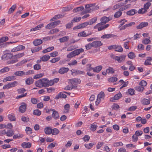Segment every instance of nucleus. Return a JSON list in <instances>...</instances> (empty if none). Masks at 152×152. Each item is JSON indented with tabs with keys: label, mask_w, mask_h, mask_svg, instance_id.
I'll list each match as a JSON object with an SVG mask.
<instances>
[{
	"label": "nucleus",
	"mask_w": 152,
	"mask_h": 152,
	"mask_svg": "<svg viewBox=\"0 0 152 152\" xmlns=\"http://www.w3.org/2000/svg\"><path fill=\"white\" fill-rule=\"evenodd\" d=\"M48 79L47 78H42L36 81L35 84L37 87L41 88L43 87H48Z\"/></svg>",
	"instance_id": "f257e3e1"
},
{
	"label": "nucleus",
	"mask_w": 152,
	"mask_h": 152,
	"mask_svg": "<svg viewBox=\"0 0 152 152\" xmlns=\"http://www.w3.org/2000/svg\"><path fill=\"white\" fill-rule=\"evenodd\" d=\"M96 5L95 3L91 4H87L85 5V10H84L82 12V14L83 15L86 13H89L91 12V11H92L93 10L95 9V8L93 7H94Z\"/></svg>",
	"instance_id": "f03ea898"
},
{
	"label": "nucleus",
	"mask_w": 152,
	"mask_h": 152,
	"mask_svg": "<svg viewBox=\"0 0 152 152\" xmlns=\"http://www.w3.org/2000/svg\"><path fill=\"white\" fill-rule=\"evenodd\" d=\"M83 51L84 50L82 48L77 49L68 54L67 56V57L68 58H71L76 55H78Z\"/></svg>",
	"instance_id": "7ed1b4c3"
},
{
	"label": "nucleus",
	"mask_w": 152,
	"mask_h": 152,
	"mask_svg": "<svg viewBox=\"0 0 152 152\" xmlns=\"http://www.w3.org/2000/svg\"><path fill=\"white\" fill-rule=\"evenodd\" d=\"M110 20L109 18L106 16H104L102 18L100 19L101 22L98 23L96 25L94 26V28L96 29L97 26H99L103 25L106 23Z\"/></svg>",
	"instance_id": "20e7f679"
},
{
	"label": "nucleus",
	"mask_w": 152,
	"mask_h": 152,
	"mask_svg": "<svg viewBox=\"0 0 152 152\" xmlns=\"http://www.w3.org/2000/svg\"><path fill=\"white\" fill-rule=\"evenodd\" d=\"M61 22L60 20L56 21L53 22L47 25L45 28L47 29H50L56 26L59 24Z\"/></svg>",
	"instance_id": "39448f33"
},
{
	"label": "nucleus",
	"mask_w": 152,
	"mask_h": 152,
	"mask_svg": "<svg viewBox=\"0 0 152 152\" xmlns=\"http://www.w3.org/2000/svg\"><path fill=\"white\" fill-rule=\"evenodd\" d=\"M18 84V82L17 81H14L13 82L10 83L7 85H4L3 88L5 89L6 88L9 89L13 87L16 86Z\"/></svg>",
	"instance_id": "423d86ee"
},
{
	"label": "nucleus",
	"mask_w": 152,
	"mask_h": 152,
	"mask_svg": "<svg viewBox=\"0 0 152 152\" xmlns=\"http://www.w3.org/2000/svg\"><path fill=\"white\" fill-rule=\"evenodd\" d=\"M119 48V49L118 50V51L119 52H122L123 51V49L122 47H121V45H111L110 46H109L108 47V49L109 50H112V49H117V48Z\"/></svg>",
	"instance_id": "0eeeda50"
},
{
	"label": "nucleus",
	"mask_w": 152,
	"mask_h": 152,
	"mask_svg": "<svg viewBox=\"0 0 152 152\" xmlns=\"http://www.w3.org/2000/svg\"><path fill=\"white\" fill-rule=\"evenodd\" d=\"M21 105L20 106L19 111L21 113H24L26 110L27 104L26 103L22 102L21 103Z\"/></svg>",
	"instance_id": "6e6552de"
},
{
	"label": "nucleus",
	"mask_w": 152,
	"mask_h": 152,
	"mask_svg": "<svg viewBox=\"0 0 152 152\" xmlns=\"http://www.w3.org/2000/svg\"><path fill=\"white\" fill-rule=\"evenodd\" d=\"M13 56L11 53H5L1 57V59L4 61H5L11 59Z\"/></svg>",
	"instance_id": "1a4fd4ad"
},
{
	"label": "nucleus",
	"mask_w": 152,
	"mask_h": 152,
	"mask_svg": "<svg viewBox=\"0 0 152 152\" xmlns=\"http://www.w3.org/2000/svg\"><path fill=\"white\" fill-rule=\"evenodd\" d=\"M126 56L124 55H121L120 56H115L113 59L115 61H117L119 63H121L123 60H124L126 57Z\"/></svg>",
	"instance_id": "9d476101"
},
{
	"label": "nucleus",
	"mask_w": 152,
	"mask_h": 152,
	"mask_svg": "<svg viewBox=\"0 0 152 152\" xmlns=\"http://www.w3.org/2000/svg\"><path fill=\"white\" fill-rule=\"evenodd\" d=\"M93 47L97 48L102 46L103 44L100 41H95L92 42Z\"/></svg>",
	"instance_id": "9b49d317"
},
{
	"label": "nucleus",
	"mask_w": 152,
	"mask_h": 152,
	"mask_svg": "<svg viewBox=\"0 0 152 152\" xmlns=\"http://www.w3.org/2000/svg\"><path fill=\"white\" fill-rule=\"evenodd\" d=\"M50 111H53V113L52 115V117L55 119H56L59 118V116L58 112L54 109H50Z\"/></svg>",
	"instance_id": "f8f14e48"
},
{
	"label": "nucleus",
	"mask_w": 152,
	"mask_h": 152,
	"mask_svg": "<svg viewBox=\"0 0 152 152\" xmlns=\"http://www.w3.org/2000/svg\"><path fill=\"white\" fill-rule=\"evenodd\" d=\"M70 82L72 85H77L80 84L81 81L79 79L73 78L70 80Z\"/></svg>",
	"instance_id": "ddd939ff"
},
{
	"label": "nucleus",
	"mask_w": 152,
	"mask_h": 152,
	"mask_svg": "<svg viewBox=\"0 0 152 152\" xmlns=\"http://www.w3.org/2000/svg\"><path fill=\"white\" fill-rule=\"evenodd\" d=\"M25 48V47L23 45H19L14 48L11 50V52H14L23 50Z\"/></svg>",
	"instance_id": "4468645a"
},
{
	"label": "nucleus",
	"mask_w": 152,
	"mask_h": 152,
	"mask_svg": "<svg viewBox=\"0 0 152 152\" xmlns=\"http://www.w3.org/2000/svg\"><path fill=\"white\" fill-rule=\"evenodd\" d=\"M148 24V23L147 22H142L137 26L136 28L138 29H141L144 27L147 26Z\"/></svg>",
	"instance_id": "2eb2a0df"
},
{
	"label": "nucleus",
	"mask_w": 152,
	"mask_h": 152,
	"mask_svg": "<svg viewBox=\"0 0 152 152\" xmlns=\"http://www.w3.org/2000/svg\"><path fill=\"white\" fill-rule=\"evenodd\" d=\"M102 66L101 65L96 66L95 68L90 67L89 71L93 70V71L95 72H99L102 69Z\"/></svg>",
	"instance_id": "dca6fc26"
},
{
	"label": "nucleus",
	"mask_w": 152,
	"mask_h": 152,
	"mask_svg": "<svg viewBox=\"0 0 152 152\" xmlns=\"http://www.w3.org/2000/svg\"><path fill=\"white\" fill-rule=\"evenodd\" d=\"M69 70V69L68 68L62 67L59 69L58 72L60 74H63L67 73Z\"/></svg>",
	"instance_id": "f3484780"
},
{
	"label": "nucleus",
	"mask_w": 152,
	"mask_h": 152,
	"mask_svg": "<svg viewBox=\"0 0 152 152\" xmlns=\"http://www.w3.org/2000/svg\"><path fill=\"white\" fill-rule=\"evenodd\" d=\"M116 37V36L113 34H105L103 35L101 37V38L103 39H108L111 38H114Z\"/></svg>",
	"instance_id": "a211bd4d"
},
{
	"label": "nucleus",
	"mask_w": 152,
	"mask_h": 152,
	"mask_svg": "<svg viewBox=\"0 0 152 152\" xmlns=\"http://www.w3.org/2000/svg\"><path fill=\"white\" fill-rule=\"evenodd\" d=\"M66 97V95L64 93V92H60L55 97V99H58L60 98H63L64 99Z\"/></svg>",
	"instance_id": "6ab92c4d"
},
{
	"label": "nucleus",
	"mask_w": 152,
	"mask_h": 152,
	"mask_svg": "<svg viewBox=\"0 0 152 152\" xmlns=\"http://www.w3.org/2000/svg\"><path fill=\"white\" fill-rule=\"evenodd\" d=\"M123 10V8H121L119 9V11L115 12L114 15V17L115 18H118L121 16L122 12L121 11Z\"/></svg>",
	"instance_id": "aec40b11"
},
{
	"label": "nucleus",
	"mask_w": 152,
	"mask_h": 152,
	"mask_svg": "<svg viewBox=\"0 0 152 152\" xmlns=\"http://www.w3.org/2000/svg\"><path fill=\"white\" fill-rule=\"evenodd\" d=\"M44 131L46 134L49 135L52 133V129L50 127H45L44 129Z\"/></svg>",
	"instance_id": "412c9836"
},
{
	"label": "nucleus",
	"mask_w": 152,
	"mask_h": 152,
	"mask_svg": "<svg viewBox=\"0 0 152 152\" xmlns=\"http://www.w3.org/2000/svg\"><path fill=\"white\" fill-rule=\"evenodd\" d=\"M21 145L24 148H29L31 146V144L29 142H23Z\"/></svg>",
	"instance_id": "4be33fe9"
},
{
	"label": "nucleus",
	"mask_w": 152,
	"mask_h": 152,
	"mask_svg": "<svg viewBox=\"0 0 152 152\" xmlns=\"http://www.w3.org/2000/svg\"><path fill=\"white\" fill-rule=\"evenodd\" d=\"M14 75L17 76L22 77L25 75V72L22 71H17L15 72Z\"/></svg>",
	"instance_id": "5701e85b"
},
{
	"label": "nucleus",
	"mask_w": 152,
	"mask_h": 152,
	"mask_svg": "<svg viewBox=\"0 0 152 152\" xmlns=\"http://www.w3.org/2000/svg\"><path fill=\"white\" fill-rule=\"evenodd\" d=\"M141 103L144 105H147L150 104V100L145 98L142 99L141 101Z\"/></svg>",
	"instance_id": "b1692460"
},
{
	"label": "nucleus",
	"mask_w": 152,
	"mask_h": 152,
	"mask_svg": "<svg viewBox=\"0 0 152 152\" xmlns=\"http://www.w3.org/2000/svg\"><path fill=\"white\" fill-rule=\"evenodd\" d=\"M44 26L43 24L42 23L38 25H37V26H36L35 28H32L30 29V31H36L40 29V28H41L43 27Z\"/></svg>",
	"instance_id": "393cba45"
},
{
	"label": "nucleus",
	"mask_w": 152,
	"mask_h": 152,
	"mask_svg": "<svg viewBox=\"0 0 152 152\" xmlns=\"http://www.w3.org/2000/svg\"><path fill=\"white\" fill-rule=\"evenodd\" d=\"M34 81L33 79L31 77H30L27 78L26 80V83L27 85H30L33 83Z\"/></svg>",
	"instance_id": "a878e982"
},
{
	"label": "nucleus",
	"mask_w": 152,
	"mask_h": 152,
	"mask_svg": "<svg viewBox=\"0 0 152 152\" xmlns=\"http://www.w3.org/2000/svg\"><path fill=\"white\" fill-rule=\"evenodd\" d=\"M137 12V11L135 9H133L128 11L126 12V14L128 15L131 16L134 15Z\"/></svg>",
	"instance_id": "bb28decb"
},
{
	"label": "nucleus",
	"mask_w": 152,
	"mask_h": 152,
	"mask_svg": "<svg viewBox=\"0 0 152 152\" xmlns=\"http://www.w3.org/2000/svg\"><path fill=\"white\" fill-rule=\"evenodd\" d=\"M84 9L83 6H80L77 7L75 8L73 10V11L74 12H77L80 11H82Z\"/></svg>",
	"instance_id": "cd10ccee"
},
{
	"label": "nucleus",
	"mask_w": 152,
	"mask_h": 152,
	"mask_svg": "<svg viewBox=\"0 0 152 152\" xmlns=\"http://www.w3.org/2000/svg\"><path fill=\"white\" fill-rule=\"evenodd\" d=\"M50 58V56L48 55H44L40 58V59L43 61H47Z\"/></svg>",
	"instance_id": "c85d7f7f"
},
{
	"label": "nucleus",
	"mask_w": 152,
	"mask_h": 152,
	"mask_svg": "<svg viewBox=\"0 0 152 152\" xmlns=\"http://www.w3.org/2000/svg\"><path fill=\"white\" fill-rule=\"evenodd\" d=\"M16 7V5L15 4L13 5L10 8L8 12V13L9 14H10L13 12L15 10Z\"/></svg>",
	"instance_id": "c756f323"
},
{
	"label": "nucleus",
	"mask_w": 152,
	"mask_h": 152,
	"mask_svg": "<svg viewBox=\"0 0 152 152\" xmlns=\"http://www.w3.org/2000/svg\"><path fill=\"white\" fill-rule=\"evenodd\" d=\"M8 117L11 121H15L16 118L14 114H11L8 115Z\"/></svg>",
	"instance_id": "7c9ffc66"
},
{
	"label": "nucleus",
	"mask_w": 152,
	"mask_h": 152,
	"mask_svg": "<svg viewBox=\"0 0 152 152\" xmlns=\"http://www.w3.org/2000/svg\"><path fill=\"white\" fill-rule=\"evenodd\" d=\"M42 41L41 39H37L34 41L33 43L35 46H37L42 43Z\"/></svg>",
	"instance_id": "2f4dec72"
},
{
	"label": "nucleus",
	"mask_w": 152,
	"mask_h": 152,
	"mask_svg": "<svg viewBox=\"0 0 152 152\" xmlns=\"http://www.w3.org/2000/svg\"><path fill=\"white\" fill-rule=\"evenodd\" d=\"M24 55V53H18L16 55H15L13 56L14 59H17V58H19L21 57H23Z\"/></svg>",
	"instance_id": "473e14b6"
},
{
	"label": "nucleus",
	"mask_w": 152,
	"mask_h": 152,
	"mask_svg": "<svg viewBox=\"0 0 152 152\" xmlns=\"http://www.w3.org/2000/svg\"><path fill=\"white\" fill-rule=\"evenodd\" d=\"M109 26V24H107L103 26H101L100 27H99V26H97V28H97L98 31H99L106 29Z\"/></svg>",
	"instance_id": "72a5a7b5"
},
{
	"label": "nucleus",
	"mask_w": 152,
	"mask_h": 152,
	"mask_svg": "<svg viewBox=\"0 0 152 152\" xmlns=\"http://www.w3.org/2000/svg\"><path fill=\"white\" fill-rule=\"evenodd\" d=\"M147 58L144 63V65H151V61L152 59L151 57H148Z\"/></svg>",
	"instance_id": "f704fd0d"
},
{
	"label": "nucleus",
	"mask_w": 152,
	"mask_h": 152,
	"mask_svg": "<svg viewBox=\"0 0 152 152\" xmlns=\"http://www.w3.org/2000/svg\"><path fill=\"white\" fill-rule=\"evenodd\" d=\"M54 49V48L53 46L47 48V49H45L42 51V52L43 53H45L48 52H49Z\"/></svg>",
	"instance_id": "c9c22d12"
},
{
	"label": "nucleus",
	"mask_w": 152,
	"mask_h": 152,
	"mask_svg": "<svg viewBox=\"0 0 152 152\" xmlns=\"http://www.w3.org/2000/svg\"><path fill=\"white\" fill-rule=\"evenodd\" d=\"M106 71L108 74H113L115 72L114 69L110 66L108 67V68L106 69Z\"/></svg>",
	"instance_id": "e433bc0d"
},
{
	"label": "nucleus",
	"mask_w": 152,
	"mask_h": 152,
	"mask_svg": "<svg viewBox=\"0 0 152 152\" xmlns=\"http://www.w3.org/2000/svg\"><path fill=\"white\" fill-rule=\"evenodd\" d=\"M16 78L15 76H8L7 77L4 79V80L6 81H10L11 80H14Z\"/></svg>",
	"instance_id": "4c0bfd02"
},
{
	"label": "nucleus",
	"mask_w": 152,
	"mask_h": 152,
	"mask_svg": "<svg viewBox=\"0 0 152 152\" xmlns=\"http://www.w3.org/2000/svg\"><path fill=\"white\" fill-rule=\"evenodd\" d=\"M128 56L129 58L133 59L135 58L136 55L134 52H131L128 54Z\"/></svg>",
	"instance_id": "58836bf2"
},
{
	"label": "nucleus",
	"mask_w": 152,
	"mask_h": 152,
	"mask_svg": "<svg viewBox=\"0 0 152 152\" xmlns=\"http://www.w3.org/2000/svg\"><path fill=\"white\" fill-rule=\"evenodd\" d=\"M69 39L68 36H65L59 39V41L61 42H64L68 41Z\"/></svg>",
	"instance_id": "ea45409f"
},
{
	"label": "nucleus",
	"mask_w": 152,
	"mask_h": 152,
	"mask_svg": "<svg viewBox=\"0 0 152 152\" xmlns=\"http://www.w3.org/2000/svg\"><path fill=\"white\" fill-rule=\"evenodd\" d=\"M135 89L138 91H142L144 90V88L141 86H138L135 87Z\"/></svg>",
	"instance_id": "a19ab883"
},
{
	"label": "nucleus",
	"mask_w": 152,
	"mask_h": 152,
	"mask_svg": "<svg viewBox=\"0 0 152 152\" xmlns=\"http://www.w3.org/2000/svg\"><path fill=\"white\" fill-rule=\"evenodd\" d=\"M122 97V95L120 92L115 94L114 97V100H117Z\"/></svg>",
	"instance_id": "79ce46f5"
},
{
	"label": "nucleus",
	"mask_w": 152,
	"mask_h": 152,
	"mask_svg": "<svg viewBox=\"0 0 152 152\" xmlns=\"http://www.w3.org/2000/svg\"><path fill=\"white\" fill-rule=\"evenodd\" d=\"M42 48L41 46L39 47H35L34 48H31V50L32 53H34L35 52H38L40 50H41Z\"/></svg>",
	"instance_id": "37998d69"
},
{
	"label": "nucleus",
	"mask_w": 152,
	"mask_h": 152,
	"mask_svg": "<svg viewBox=\"0 0 152 152\" xmlns=\"http://www.w3.org/2000/svg\"><path fill=\"white\" fill-rule=\"evenodd\" d=\"M14 134V132L12 130H8L6 132L7 136L8 137H11Z\"/></svg>",
	"instance_id": "c03bdc74"
},
{
	"label": "nucleus",
	"mask_w": 152,
	"mask_h": 152,
	"mask_svg": "<svg viewBox=\"0 0 152 152\" xmlns=\"http://www.w3.org/2000/svg\"><path fill=\"white\" fill-rule=\"evenodd\" d=\"M97 18L96 17H94L91 19L88 22L89 23V25H91L95 23L97 20Z\"/></svg>",
	"instance_id": "a18cd8bd"
},
{
	"label": "nucleus",
	"mask_w": 152,
	"mask_h": 152,
	"mask_svg": "<svg viewBox=\"0 0 152 152\" xmlns=\"http://www.w3.org/2000/svg\"><path fill=\"white\" fill-rule=\"evenodd\" d=\"M60 58H61L60 57H57L53 58L51 60H50V61L52 63H54L58 61L60 59Z\"/></svg>",
	"instance_id": "49530a36"
},
{
	"label": "nucleus",
	"mask_w": 152,
	"mask_h": 152,
	"mask_svg": "<svg viewBox=\"0 0 152 152\" xmlns=\"http://www.w3.org/2000/svg\"><path fill=\"white\" fill-rule=\"evenodd\" d=\"M33 114L34 115L39 116L41 115V112L39 109H37L35 110L34 111Z\"/></svg>",
	"instance_id": "de8ad7c7"
},
{
	"label": "nucleus",
	"mask_w": 152,
	"mask_h": 152,
	"mask_svg": "<svg viewBox=\"0 0 152 152\" xmlns=\"http://www.w3.org/2000/svg\"><path fill=\"white\" fill-rule=\"evenodd\" d=\"M97 126L94 123H93L91 125L90 129L92 131H94L96 129Z\"/></svg>",
	"instance_id": "09e8293b"
},
{
	"label": "nucleus",
	"mask_w": 152,
	"mask_h": 152,
	"mask_svg": "<svg viewBox=\"0 0 152 152\" xmlns=\"http://www.w3.org/2000/svg\"><path fill=\"white\" fill-rule=\"evenodd\" d=\"M23 135L21 134H18L14 135L13 136V138L14 139H20L22 138L23 137Z\"/></svg>",
	"instance_id": "8fccbe9b"
},
{
	"label": "nucleus",
	"mask_w": 152,
	"mask_h": 152,
	"mask_svg": "<svg viewBox=\"0 0 152 152\" xmlns=\"http://www.w3.org/2000/svg\"><path fill=\"white\" fill-rule=\"evenodd\" d=\"M78 36L79 37H87L86 34L84 31H82L78 34Z\"/></svg>",
	"instance_id": "3c124183"
},
{
	"label": "nucleus",
	"mask_w": 152,
	"mask_h": 152,
	"mask_svg": "<svg viewBox=\"0 0 152 152\" xmlns=\"http://www.w3.org/2000/svg\"><path fill=\"white\" fill-rule=\"evenodd\" d=\"M59 132V131L58 129L56 128H54L52 129V134L53 135H56L58 134Z\"/></svg>",
	"instance_id": "603ef678"
},
{
	"label": "nucleus",
	"mask_w": 152,
	"mask_h": 152,
	"mask_svg": "<svg viewBox=\"0 0 152 152\" xmlns=\"http://www.w3.org/2000/svg\"><path fill=\"white\" fill-rule=\"evenodd\" d=\"M118 80V78L116 77H112L109 78L108 81L110 82L113 83L116 81Z\"/></svg>",
	"instance_id": "864d4df0"
},
{
	"label": "nucleus",
	"mask_w": 152,
	"mask_h": 152,
	"mask_svg": "<svg viewBox=\"0 0 152 152\" xmlns=\"http://www.w3.org/2000/svg\"><path fill=\"white\" fill-rule=\"evenodd\" d=\"M9 38L7 37H4L0 39V44L8 40Z\"/></svg>",
	"instance_id": "5fc2aeb1"
},
{
	"label": "nucleus",
	"mask_w": 152,
	"mask_h": 152,
	"mask_svg": "<svg viewBox=\"0 0 152 152\" xmlns=\"http://www.w3.org/2000/svg\"><path fill=\"white\" fill-rule=\"evenodd\" d=\"M10 69L7 66L4 67L2 69L0 70V72L1 73H4L6 72H8L9 71Z\"/></svg>",
	"instance_id": "6e6d98bb"
},
{
	"label": "nucleus",
	"mask_w": 152,
	"mask_h": 152,
	"mask_svg": "<svg viewBox=\"0 0 152 152\" xmlns=\"http://www.w3.org/2000/svg\"><path fill=\"white\" fill-rule=\"evenodd\" d=\"M151 42V41L149 39L145 38L142 40V43L145 45H147L150 43Z\"/></svg>",
	"instance_id": "4d7b16f0"
},
{
	"label": "nucleus",
	"mask_w": 152,
	"mask_h": 152,
	"mask_svg": "<svg viewBox=\"0 0 152 152\" xmlns=\"http://www.w3.org/2000/svg\"><path fill=\"white\" fill-rule=\"evenodd\" d=\"M147 12V10H145V8H144L140 9L138 11V13L139 14H143L146 12Z\"/></svg>",
	"instance_id": "13d9d810"
},
{
	"label": "nucleus",
	"mask_w": 152,
	"mask_h": 152,
	"mask_svg": "<svg viewBox=\"0 0 152 152\" xmlns=\"http://www.w3.org/2000/svg\"><path fill=\"white\" fill-rule=\"evenodd\" d=\"M151 3L149 2H147L146 4H145L144 5V8L147 10L148 9L149 7L151 6Z\"/></svg>",
	"instance_id": "bf43d9fd"
},
{
	"label": "nucleus",
	"mask_w": 152,
	"mask_h": 152,
	"mask_svg": "<svg viewBox=\"0 0 152 152\" xmlns=\"http://www.w3.org/2000/svg\"><path fill=\"white\" fill-rule=\"evenodd\" d=\"M17 91L19 94H21L24 93L26 91V90L25 88H22L18 89Z\"/></svg>",
	"instance_id": "052dcab7"
},
{
	"label": "nucleus",
	"mask_w": 152,
	"mask_h": 152,
	"mask_svg": "<svg viewBox=\"0 0 152 152\" xmlns=\"http://www.w3.org/2000/svg\"><path fill=\"white\" fill-rule=\"evenodd\" d=\"M44 75V73L39 74L34 76L33 78L34 79H37L38 78L42 77Z\"/></svg>",
	"instance_id": "680f3d73"
},
{
	"label": "nucleus",
	"mask_w": 152,
	"mask_h": 152,
	"mask_svg": "<svg viewBox=\"0 0 152 152\" xmlns=\"http://www.w3.org/2000/svg\"><path fill=\"white\" fill-rule=\"evenodd\" d=\"M18 61V60L17 59H14V60H9L7 62V64H13L14 63H16Z\"/></svg>",
	"instance_id": "e2e57ef3"
},
{
	"label": "nucleus",
	"mask_w": 152,
	"mask_h": 152,
	"mask_svg": "<svg viewBox=\"0 0 152 152\" xmlns=\"http://www.w3.org/2000/svg\"><path fill=\"white\" fill-rule=\"evenodd\" d=\"M41 66L40 64H36L34 65V69L35 70H39L41 69Z\"/></svg>",
	"instance_id": "0e129e2a"
},
{
	"label": "nucleus",
	"mask_w": 152,
	"mask_h": 152,
	"mask_svg": "<svg viewBox=\"0 0 152 152\" xmlns=\"http://www.w3.org/2000/svg\"><path fill=\"white\" fill-rule=\"evenodd\" d=\"M127 22V20H126L125 19H121V21L119 22L120 23V24L119 25V28L121 27L125 22Z\"/></svg>",
	"instance_id": "69168bd1"
},
{
	"label": "nucleus",
	"mask_w": 152,
	"mask_h": 152,
	"mask_svg": "<svg viewBox=\"0 0 152 152\" xmlns=\"http://www.w3.org/2000/svg\"><path fill=\"white\" fill-rule=\"evenodd\" d=\"M94 145V144L91 143H90L89 144H85V146L86 148L88 149H90L92 148V147Z\"/></svg>",
	"instance_id": "338daca9"
},
{
	"label": "nucleus",
	"mask_w": 152,
	"mask_h": 152,
	"mask_svg": "<svg viewBox=\"0 0 152 152\" xmlns=\"http://www.w3.org/2000/svg\"><path fill=\"white\" fill-rule=\"evenodd\" d=\"M26 131L27 133L29 134H31L32 133V129L29 127H26Z\"/></svg>",
	"instance_id": "774afa93"
}]
</instances>
